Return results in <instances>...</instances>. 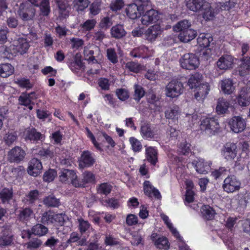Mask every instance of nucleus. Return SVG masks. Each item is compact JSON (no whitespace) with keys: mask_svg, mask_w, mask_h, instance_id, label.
<instances>
[{"mask_svg":"<svg viewBox=\"0 0 250 250\" xmlns=\"http://www.w3.org/2000/svg\"><path fill=\"white\" fill-rule=\"evenodd\" d=\"M229 1L212 4L207 1L202 10L203 18L206 21H211L221 11L229 10Z\"/></svg>","mask_w":250,"mask_h":250,"instance_id":"1","label":"nucleus"},{"mask_svg":"<svg viewBox=\"0 0 250 250\" xmlns=\"http://www.w3.org/2000/svg\"><path fill=\"white\" fill-rule=\"evenodd\" d=\"M200 128L202 130L211 135L217 132L220 126L218 121L215 118H205L201 121Z\"/></svg>","mask_w":250,"mask_h":250,"instance_id":"2","label":"nucleus"},{"mask_svg":"<svg viewBox=\"0 0 250 250\" xmlns=\"http://www.w3.org/2000/svg\"><path fill=\"white\" fill-rule=\"evenodd\" d=\"M36 13V9L32 4L28 2H22L20 4L18 14L23 21L32 20Z\"/></svg>","mask_w":250,"mask_h":250,"instance_id":"3","label":"nucleus"},{"mask_svg":"<svg viewBox=\"0 0 250 250\" xmlns=\"http://www.w3.org/2000/svg\"><path fill=\"white\" fill-rule=\"evenodd\" d=\"M183 88L181 82L177 80L171 81L166 87V95L172 98L177 97L183 93Z\"/></svg>","mask_w":250,"mask_h":250,"instance_id":"4","label":"nucleus"},{"mask_svg":"<svg viewBox=\"0 0 250 250\" xmlns=\"http://www.w3.org/2000/svg\"><path fill=\"white\" fill-rule=\"evenodd\" d=\"M180 62L182 68L188 70L195 69L199 65L198 58L192 53L184 55Z\"/></svg>","mask_w":250,"mask_h":250,"instance_id":"5","label":"nucleus"},{"mask_svg":"<svg viewBox=\"0 0 250 250\" xmlns=\"http://www.w3.org/2000/svg\"><path fill=\"white\" fill-rule=\"evenodd\" d=\"M240 187V182L233 176H228L224 181L223 188L228 192H233L238 190Z\"/></svg>","mask_w":250,"mask_h":250,"instance_id":"6","label":"nucleus"},{"mask_svg":"<svg viewBox=\"0 0 250 250\" xmlns=\"http://www.w3.org/2000/svg\"><path fill=\"white\" fill-rule=\"evenodd\" d=\"M25 152L20 147L15 146L8 153V160L10 162L20 163L23 160Z\"/></svg>","mask_w":250,"mask_h":250,"instance_id":"7","label":"nucleus"},{"mask_svg":"<svg viewBox=\"0 0 250 250\" xmlns=\"http://www.w3.org/2000/svg\"><path fill=\"white\" fill-rule=\"evenodd\" d=\"M222 153L225 159L232 161L236 157L237 147L234 143H228L224 146Z\"/></svg>","mask_w":250,"mask_h":250,"instance_id":"8","label":"nucleus"},{"mask_svg":"<svg viewBox=\"0 0 250 250\" xmlns=\"http://www.w3.org/2000/svg\"><path fill=\"white\" fill-rule=\"evenodd\" d=\"M145 4L131 3L128 5L126 8L127 16L131 19H136L139 17L143 11L146 10Z\"/></svg>","mask_w":250,"mask_h":250,"instance_id":"9","label":"nucleus"},{"mask_svg":"<svg viewBox=\"0 0 250 250\" xmlns=\"http://www.w3.org/2000/svg\"><path fill=\"white\" fill-rule=\"evenodd\" d=\"M163 30L158 24L150 26L145 32V39L150 42H154L161 34Z\"/></svg>","mask_w":250,"mask_h":250,"instance_id":"10","label":"nucleus"},{"mask_svg":"<svg viewBox=\"0 0 250 250\" xmlns=\"http://www.w3.org/2000/svg\"><path fill=\"white\" fill-rule=\"evenodd\" d=\"M231 130L235 133H239L243 131L246 125V123L244 119L240 116H234L229 121Z\"/></svg>","mask_w":250,"mask_h":250,"instance_id":"11","label":"nucleus"},{"mask_svg":"<svg viewBox=\"0 0 250 250\" xmlns=\"http://www.w3.org/2000/svg\"><path fill=\"white\" fill-rule=\"evenodd\" d=\"M147 10L141 18L142 23L145 25H148L150 24L156 22L159 19L158 13L154 9H151Z\"/></svg>","mask_w":250,"mask_h":250,"instance_id":"12","label":"nucleus"},{"mask_svg":"<svg viewBox=\"0 0 250 250\" xmlns=\"http://www.w3.org/2000/svg\"><path fill=\"white\" fill-rule=\"evenodd\" d=\"M217 67L221 70H227L232 68L233 59L230 55H224L216 62Z\"/></svg>","mask_w":250,"mask_h":250,"instance_id":"13","label":"nucleus"},{"mask_svg":"<svg viewBox=\"0 0 250 250\" xmlns=\"http://www.w3.org/2000/svg\"><path fill=\"white\" fill-rule=\"evenodd\" d=\"M42 168L41 162L36 158L32 159L29 163L28 173L29 175L37 176Z\"/></svg>","mask_w":250,"mask_h":250,"instance_id":"14","label":"nucleus"},{"mask_svg":"<svg viewBox=\"0 0 250 250\" xmlns=\"http://www.w3.org/2000/svg\"><path fill=\"white\" fill-rule=\"evenodd\" d=\"M185 2L189 10L199 12L202 10L207 1L204 0H185Z\"/></svg>","mask_w":250,"mask_h":250,"instance_id":"15","label":"nucleus"},{"mask_svg":"<svg viewBox=\"0 0 250 250\" xmlns=\"http://www.w3.org/2000/svg\"><path fill=\"white\" fill-rule=\"evenodd\" d=\"M95 163V160L92 156V154L88 151H84L81 157L79 163V167L81 168L89 167Z\"/></svg>","mask_w":250,"mask_h":250,"instance_id":"16","label":"nucleus"},{"mask_svg":"<svg viewBox=\"0 0 250 250\" xmlns=\"http://www.w3.org/2000/svg\"><path fill=\"white\" fill-rule=\"evenodd\" d=\"M29 48V44L26 39L19 38L14 42L13 49L20 54L26 53Z\"/></svg>","mask_w":250,"mask_h":250,"instance_id":"17","label":"nucleus"},{"mask_svg":"<svg viewBox=\"0 0 250 250\" xmlns=\"http://www.w3.org/2000/svg\"><path fill=\"white\" fill-rule=\"evenodd\" d=\"M209 90L210 86L208 83L202 84L196 88V92L194 94L195 98L198 101L203 102Z\"/></svg>","mask_w":250,"mask_h":250,"instance_id":"18","label":"nucleus"},{"mask_svg":"<svg viewBox=\"0 0 250 250\" xmlns=\"http://www.w3.org/2000/svg\"><path fill=\"white\" fill-rule=\"evenodd\" d=\"M191 164L195 167L196 171L200 174H205L210 169L209 165L207 162H205L203 160L194 161Z\"/></svg>","mask_w":250,"mask_h":250,"instance_id":"19","label":"nucleus"},{"mask_svg":"<svg viewBox=\"0 0 250 250\" xmlns=\"http://www.w3.org/2000/svg\"><path fill=\"white\" fill-rule=\"evenodd\" d=\"M59 7V17L61 19H66L68 17L71 7L69 4L66 2L57 1Z\"/></svg>","mask_w":250,"mask_h":250,"instance_id":"20","label":"nucleus"},{"mask_svg":"<svg viewBox=\"0 0 250 250\" xmlns=\"http://www.w3.org/2000/svg\"><path fill=\"white\" fill-rule=\"evenodd\" d=\"M196 31L189 29L188 30L182 31L179 34L178 38L179 40L184 42H188L194 39L197 36Z\"/></svg>","mask_w":250,"mask_h":250,"instance_id":"21","label":"nucleus"},{"mask_svg":"<svg viewBox=\"0 0 250 250\" xmlns=\"http://www.w3.org/2000/svg\"><path fill=\"white\" fill-rule=\"evenodd\" d=\"M144 190L145 193L149 197L153 196L157 199H160L161 197L159 191L154 188L149 181H146L144 183Z\"/></svg>","mask_w":250,"mask_h":250,"instance_id":"22","label":"nucleus"},{"mask_svg":"<svg viewBox=\"0 0 250 250\" xmlns=\"http://www.w3.org/2000/svg\"><path fill=\"white\" fill-rule=\"evenodd\" d=\"M221 87L225 94H230L235 90L233 81L230 79H225L221 82Z\"/></svg>","mask_w":250,"mask_h":250,"instance_id":"23","label":"nucleus"},{"mask_svg":"<svg viewBox=\"0 0 250 250\" xmlns=\"http://www.w3.org/2000/svg\"><path fill=\"white\" fill-rule=\"evenodd\" d=\"M180 115L181 111L178 106H173L165 112L166 118L173 121H177Z\"/></svg>","mask_w":250,"mask_h":250,"instance_id":"24","label":"nucleus"},{"mask_svg":"<svg viewBox=\"0 0 250 250\" xmlns=\"http://www.w3.org/2000/svg\"><path fill=\"white\" fill-rule=\"evenodd\" d=\"M229 106V103L223 98H219L218 99L216 107V111L218 114H222L226 113Z\"/></svg>","mask_w":250,"mask_h":250,"instance_id":"25","label":"nucleus"},{"mask_svg":"<svg viewBox=\"0 0 250 250\" xmlns=\"http://www.w3.org/2000/svg\"><path fill=\"white\" fill-rule=\"evenodd\" d=\"M197 40L198 45L203 48L208 47L210 43L213 41V39L210 35L204 33L200 34Z\"/></svg>","mask_w":250,"mask_h":250,"instance_id":"26","label":"nucleus"},{"mask_svg":"<svg viewBox=\"0 0 250 250\" xmlns=\"http://www.w3.org/2000/svg\"><path fill=\"white\" fill-rule=\"evenodd\" d=\"M43 136L41 133L37 131L35 128L29 129L26 131L25 140L31 141H38L42 140Z\"/></svg>","mask_w":250,"mask_h":250,"instance_id":"27","label":"nucleus"},{"mask_svg":"<svg viewBox=\"0 0 250 250\" xmlns=\"http://www.w3.org/2000/svg\"><path fill=\"white\" fill-rule=\"evenodd\" d=\"M110 31L112 37L116 39L122 38L126 34V32L123 26L120 24L113 26Z\"/></svg>","mask_w":250,"mask_h":250,"instance_id":"28","label":"nucleus"},{"mask_svg":"<svg viewBox=\"0 0 250 250\" xmlns=\"http://www.w3.org/2000/svg\"><path fill=\"white\" fill-rule=\"evenodd\" d=\"M99 48L94 45H88L84 47L83 53L85 57V59L89 61H93L95 60L93 56L95 51H99Z\"/></svg>","mask_w":250,"mask_h":250,"instance_id":"29","label":"nucleus"},{"mask_svg":"<svg viewBox=\"0 0 250 250\" xmlns=\"http://www.w3.org/2000/svg\"><path fill=\"white\" fill-rule=\"evenodd\" d=\"M202 76L198 73L192 75L188 81V85L190 88H196L201 85L200 83L202 80Z\"/></svg>","mask_w":250,"mask_h":250,"instance_id":"30","label":"nucleus"},{"mask_svg":"<svg viewBox=\"0 0 250 250\" xmlns=\"http://www.w3.org/2000/svg\"><path fill=\"white\" fill-rule=\"evenodd\" d=\"M14 67L9 63L0 64V76L6 78L14 72Z\"/></svg>","mask_w":250,"mask_h":250,"instance_id":"31","label":"nucleus"},{"mask_svg":"<svg viewBox=\"0 0 250 250\" xmlns=\"http://www.w3.org/2000/svg\"><path fill=\"white\" fill-rule=\"evenodd\" d=\"M146 156L147 160L152 165H155L157 162V153L156 150L149 147L146 149Z\"/></svg>","mask_w":250,"mask_h":250,"instance_id":"32","label":"nucleus"},{"mask_svg":"<svg viewBox=\"0 0 250 250\" xmlns=\"http://www.w3.org/2000/svg\"><path fill=\"white\" fill-rule=\"evenodd\" d=\"M76 178V174L73 170L66 169H63L60 175V179L62 182H65L69 180L70 181Z\"/></svg>","mask_w":250,"mask_h":250,"instance_id":"33","label":"nucleus"},{"mask_svg":"<svg viewBox=\"0 0 250 250\" xmlns=\"http://www.w3.org/2000/svg\"><path fill=\"white\" fill-rule=\"evenodd\" d=\"M191 26L190 22L188 20H184L179 21L175 25L173 26V30L176 32H181L185 30L189 29Z\"/></svg>","mask_w":250,"mask_h":250,"instance_id":"34","label":"nucleus"},{"mask_svg":"<svg viewBox=\"0 0 250 250\" xmlns=\"http://www.w3.org/2000/svg\"><path fill=\"white\" fill-rule=\"evenodd\" d=\"M34 94V92H31L28 94H22L19 98L20 104L21 105H23L26 106L29 105L31 104L32 100L37 98V97H31L32 95Z\"/></svg>","mask_w":250,"mask_h":250,"instance_id":"35","label":"nucleus"},{"mask_svg":"<svg viewBox=\"0 0 250 250\" xmlns=\"http://www.w3.org/2000/svg\"><path fill=\"white\" fill-rule=\"evenodd\" d=\"M48 231V228L41 224H37L33 227L32 229V233L39 236L45 235Z\"/></svg>","mask_w":250,"mask_h":250,"instance_id":"36","label":"nucleus"},{"mask_svg":"<svg viewBox=\"0 0 250 250\" xmlns=\"http://www.w3.org/2000/svg\"><path fill=\"white\" fill-rule=\"evenodd\" d=\"M43 203L48 207H57L60 204V201L54 195H50L43 199Z\"/></svg>","mask_w":250,"mask_h":250,"instance_id":"37","label":"nucleus"},{"mask_svg":"<svg viewBox=\"0 0 250 250\" xmlns=\"http://www.w3.org/2000/svg\"><path fill=\"white\" fill-rule=\"evenodd\" d=\"M13 197L12 189L4 188L0 191V199L3 203H9Z\"/></svg>","mask_w":250,"mask_h":250,"instance_id":"38","label":"nucleus"},{"mask_svg":"<svg viewBox=\"0 0 250 250\" xmlns=\"http://www.w3.org/2000/svg\"><path fill=\"white\" fill-rule=\"evenodd\" d=\"M201 212L204 218L207 220L212 219L215 214L214 210L209 206H204L201 208Z\"/></svg>","mask_w":250,"mask_h":250,"instance_id":"39","label":"nucleus"},{"mask_svg":"<svg viewBox=\"0 0 250 250\" xmlns=\"http://www.w3.org/2000/svg\"><path fill=\"white\" fill-rule=\"evenodd\" d=\"M17 138L16 132L9 131L5 134L3 140L6 145L10 146L17 140Z\"/></svg>","mask_w":250,"mask_h":250,"instance_id":"40","label":"nucleus"},{"mask_svg":"<svg viewBox=\"0 0 250 250\" xmlns=\"http://www.w3.org/2000/svg\"><path fill=\"white\" fill-rule=\"evenodd\" d=\"M141 132L144 138H151L154 134L152 131L150 125L147 123H144L141 127Z\"/></svg>","mask_w":250,"mask_h":250,"instance_id":"41","label":"nucleus"},{"mask_svg":"<svg viewBox=\"0 0 250 250\" xmlns=\"http://www.w3.org/2000/svg\"><path fill=\"white\" fill-rule=\"evenodd\" d=\"M88 0H74L73 6L78 12L82 11L86 8L89 4Z\"/></svg>","mask_w":250,"mask_h":250,"instance_id":"42","label":"nucleus"},{"mask_svg":"<svg viewBox=\"0 0 250 250\" xmlns=\"http://www.w3.org/2000/svg\"><path fill=\"white\" fill-rule=\"evenodd\" d=\"M40 11L41 14L44 16H47L50 12V7L49 0H42L40 5Z\"/></svg>","mask_w":250,"mask_h":250,"instance_id":"43","label":"nucleus"},{"mask_svg":"<svg viewBox=\"0 0 250 250\" xmlns=\"http://www.w3.org/2000/svg\"><path fill=\"white\" fill-rule=\"evenodd\" d=\"M112 186L107 183H104L99 185L97 188V192L100 194L107 195L109 194L112 190Z\"/></svg>","mask_w":250,"mask_h":250,"instance_id":"44","label":"nucleus"},{"mask_svg":"<svg viewBox=\"0 0 250 250\" xmlns=\"http://www.w3.org/2000/svg\"><path fill=\"white\" fill-rule=\"evenodd\" d=\"M96 21L94 19L87 20L80 25L83 31H89L93 29L96 24Z\"/></svg>","mask_w":250,"mask_h":250,"instance_id":"45","label":"nucleus"},{"mask_svg":"<svg viewBox=\"0 0 250 250\" xmlns=\"http://www.w3.org/2000/svg\"><path fill=\"white\" fill-rule=\"evenodd\" d=\"M242 63L240 65V70L239 73L241 75H244L245 72L244 70L250 69V57H243L242 59Z\"/></svg>","mask_w":250,"mask_h":250,"instance_id":"46","label":"nucleus"},{"mask_svg":"<svg viewBox=\"0 0 250 250\" xmlns=\"http://www.w3.org/2000/svg\"><path fill=\"white\" fill-rule=\"evenodd\" d=\"M78 221L79 223V229L82 234L85 232L90 228V224L87 221L80 218L78 219Z\"/></svg>","mask_w":250,"mask_h":250,"instance_id":"47","label":"nucleus"},{"mask_svg":"<svg viewBox=\"0 0 250 250\" xmlns=\"http://www.w3.org/2000/svg\"><path fill=\"white\" fill-rule=\"evenodd\" d=\"M39 195V192L38 190H31L26 195V199L29 204H33L38 200Z\"/></svg>","mask_w":250,"mask_h":250,"instance_id":"48","label":"nucleus"},{"mask_svg":"<svg viewBox=\"0 0 250 250\" xmlns=\"http://www.w3.org/2000/svg\"><path fill=\"white\" fill-rule=\"evenodd\" d=\"M41 221L43 224L54 223V214L50 211L44 212L42 215Z\"/></svg>","mask_w":250,"mask_h":250,"instance_id":"49","label":"nucleus"},{"mask_svg":"<svg viewBox=\"0 0 250 250\" xmlns=\"http://www.w3.org/2000/svg\"><path fill=\"white\" fill-rule=\"evenodd\" d=\"M145 95V91L142 87L139 85H134V99L139 101Z\"/></svg>","mask_w":250,"mask_h":250,"instance_id":"50","label":"nucleus"},{"mask_svg":"<svg viewBox=\"0 0 250 250\" xmlns=\"http://www.w3.org/2000/svg\"><path fill=\"white\" fill-rule=\"evenodd\" d=\"M56 175V171L54 169H50L44 173L43 180L47 182H51L54 179Z\"/></svg>","mask_w":250,"mask_h":250,"instance_id":"51","label":"nucleus"},{"mask_svg":"<svg viewBox=\"0 0 250 250\" xmlns=\"http://www.w3.org/2000/svg\"><path fill=\"white\" fill-rule=\"evenodd\" d=\"M129 142L134 151L138 152L141 150L142 149V145L139 140L134 137H131L129 139Z\"/></svg>","mask_w":250,"mask_h":250,"instance_id":"52","label":"nucleus"},{"mask_svg":"<svg viewBox=\"0 0 250 250\" xmlns=\"http://www.w3.org/2000/svg\"><path fill=\"white\" fill-rule=\"evenodd\" d=\"M33 211L30 208H25L21 211L19 215L20 218L22 221L27 220L29 219Z\"/></svg>","mask_w":250,"mask_h":250,"instance_id":"53","label":"nucleus"},{"mask_svg":"<svg viewBox=\"0 0 250 250\" xmlns=\"http://www.w3.org/2000/svg\"><path fill=\"white\" fill-rule=\"evenodd\" d=\"M125 67L128 69L130 71L135 73L138 72L141 69L140 65L138 63L133 62H127L125 64Z\"/></svg>","mask_w":250,"mask_h":250,"instance_id":"54","label":"nucleus"},{"mask_svg":"<svg viewBox=\"0 0 250 250\" xmlns=\"http://www.w3.org/2000/svg\"><path fill=\"white\" fill-rule=\"evenodd\" d=\"M168 241L166 237L159 238L155 242V244L159 249H167L168 248Z\"/></svg>","mask_w":250,"mask_h":250,"instance_id":"55","label":"nucleus"},{"mask_svg":"<svg viewBox=\"0 0 250 250\" xmlns=\"http://www.w3.org/2000/svg\"><path fill=\"white\" fill-rule=\"evenodd\" d=\"M112 23L111 19L109 17H106L104 18L101 21L99 24V26L101 29H107L112 25Z\"/></svg>","mask_w":250,"mask_h":250,"instance_id":"56","label":"nucleus"},{"mask_svg":"<svg viewBox=\"0 0 250 250\" xmlns=\"http://www.w3.org/2000/svg\"><path fill=\"white\" fill-rule=\"evenodd\" d=\"M116 95L118 98L121 101H125L129 97L128 91L125 89H118L116 92Z\"/></svg>","mask_w":250,"mask_h":250,"instance_id":"57","label":"nucleus"},{"mask_svg":"<svg viewBox=\"0 0 250 250\" xmlns=\"http://www.w3.org/2000/svg\"><path fill=\"white\" fill-rule=\"evenodd\" d=\"M107 56L108 59L113 63L118 62L117 56L115 49L110 48L107 49Z\"/></svg>","mask_w":250,"mask_h":250,"instance_id":"58","label":"nucleus"},{"mask_svg":"<svg viewBox=\"0 0 250 250\" xmlns=\"http://www.w3.org/2000/svg\"><path fill=\"white\" fill-rule=\"evenodd\" d=\"M95 181L94 175L89 171H86L83 174V182H84V185L86 183H92Z\"/></svg>","mask_w":250,"mask_h":250,"instance_id":"59","label":"nucleus"},{"mask_svg":"<svg viewBox=\"0 0 250 250\" xmlns=\"http://www.w3.org/2000/svg\"><path fill=\"white\" fill-rule=\"evenodd\" d=\"M124 6V2L122 0H113L110 4V8L113 11L120 10Z\"/></svg>","mask_w":250,"mask_h":250,"instance_id":"60","label":"nucleus"},{"mask_svg":"<svg viewBox=\"0 0 250 250\" xmlns=\"http://www.w3.org/2000/svg\"><path fill=\"white\" fill-rule=\"evenodd\" d=\"M90 13L93 16L98 14L100 11V5L98 2L92 3L89 7Z\"/></svg>","mask_w":250,"mask_h":250,"instance_id":"61","label":"nucleus"},{"mask_svg":"<svg viewBox=\"0 0 250 250\" xmlns=\"http://www.w3.org/2000/svg\"><path fill=\"white\" fill-rule=\"evenodd\" d=\"M98 85L102 89L107 90L109 89V83L107 79L101 78L98 80Z\"/></svg>","mask_w":250,"mask_h":250,"instance_id":"62","label":"nucleus"},{"mask_svg":"<svg viewBox=\"0 0 250 250\" xmlns=\"http://www.w3.org/2000/svg\"><path fill=\"white\" fill-rule=\"evenodd\" d=\"M179 149L180 152L184 155L189 153L191 151L190 144L185 141L181 144Z\"/></svg>","mask_w":250,"mask_h":250,"instance_id":"63","label":"nucleus"},{"mask_svg":"<svg viewBox=\"0 0 250 250\" xmlns=\"http://www.w3.org/2000/svg\"><path fill=\"white\" fill-rule=\"evenodd\" d=\"M126 223L129 226L135 225L138 223V218L134 214H128L126 218Z\"/></svg>","mask_w":250,"mask_h":250,"instance_id":"64","label":"nucleus"}]
</instances>
